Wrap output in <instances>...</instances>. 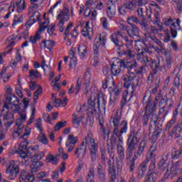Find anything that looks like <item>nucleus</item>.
I'll return each mask as SVG.
<instances>
[{"instance_id":"f257e3e1","label":"nucleus","mask_w":182,"mask_h":182,"mask_svg":"<svg viewBox=\"0 0 182 182\" xmlns=\"http://www.w3.org/2000/svg\"><path fill=\"white\" fill-rule=\"evenodd\" d=\"M87 147L88 150L90 151V157H91V161L95 163V161H96V159H97V150H99V145L97 143H96L95 136L90 132L87 133V135L82 142L81 147L75 149L74 154L76 156L77 159H79V157L83 159V157H85Z\"/></svg>"},{"instance_id":"f03ea898","label":"nucleus","mask_w":182,"mask_h":182,"mask_svg":"<svg viewBox=\"0 0 182 182\" xmlns=\"http://www.w3.org/2000/svg\"><path fill=\"white\" fill-rule=\"evenodd\" d=\"M139 66L136 60H129L127 58L120 60V62H117L116 64L112 63L111 65L110 72L113 76H117L122 72V68L127 69V70H133Z\"/></svg>"},{"instance_id":"7ed1b4c3","label":"nucleus","mask_w":182,"mask_h":182,"mask_svg":"<svg viewBox=\"0 0 182 182\" xmlns=\"http://www.w3.org/2000/svg\"><path fill=\"white\" fill-rule=\"evenodd\" d=\"M28 141H24L20 144L19 145V156L21 159V162L24 164H26V162L29 161L30 159H32L31 156H32V153L31 151H33L36 153L38 151V149H39L38 146H30L28 149Z\"/></svg>"},{"instance_id":"20e7f679","label":"nucleus","mask_w":182,"mask_h":182,"mask_svg":"<svg viewBox=\"0 0 182 182\" xmlns=\"http://www.w3.org/2000/svg\"><path fill=\"white\" fill-rule=\"evenodd\" d=\"M159 100H160V97H156L155 100L153 101V98L149 95V92L145 93L142 103L145 105V113L146 114H153L156 112Z\"/></svg>"},{"instance_id":"39448f33","label":"nucleus","mask_w":182,"mask_h":182,"mask_svg":"<svg viewBox=\"0 0 182 182\" xmlns=\"http://www.w3.org/2000/svg\"><path fill=\"white\" fill-rule=\"evenodd\" d=\"M11 110L14 112H19L21 110V105H22V101H19V98L18 97L15 96V95H8L6 97V102L4 105V109L2 112L5 110V109H9V105H12Z\"/></svg>"},{"instance_id":"423d86ee","label":"nucleus","mask_w":182,"mask_h":182,"mask_svg":"<svg viewBox=\"0 0 182 182\" xmlns=\"http://www.w3.org/2000/svg\"><path fill=\"white\" fill-rule=\"evenodd\" d=\"M146 146H147V141L146 140H143L139 144L138 149L134 153V156L129 164V173L134 171V168H136V160L143 154Z\"/></svg>"},{"instance_id":"0eeeda50","label":"nucleus","mask_w":182,"mask_h":182,"mask_svg":"<svg viewBox=\"0 0 182 182\" xmlns=\"http://www.w3.org/2000/svg\"><path fill=\"white\" fill-rule=\"evenodd\" d=\"M106 41H107V38L105 35H100L99 39L97 40L95 38L94 45H93V50H94V55H95V60L99 58V49L100 47L103 48L106 45Z\"/></svg>"},{"instance_id":"6e6552de","label":"nucleus","mask_w":182,"mask_h":182,"mask_svg":"<svg viewBox=\"0 0 182 182\" xmlns=\"http://www.w3.org/2000/svg\"><path fill=\"white\" fill-rule=\"evenodd\" d=\"M120 37L123 38L124 41L125 42H129L130 39H129V37L123 35V31L122 30H119L117 31V34L113 33L110 36V39L113 43H114L115 46H118L119 48H122V46H124L123 41L120 40Z\"/></svg>"},{"instance_id":"1a4fd4ad","label":"nucleus","mask_w":182,"mask_h":182,"mask_svg":"<svg viewBox=\"0 0 182 182\" xmlns=\"http://www.w3.org/2000/svg\"><path fill=\"white\" fill-rule=\"evenodd\" d=\"M122 31H125L132 39H134V38H139L140 36L139 27L134 24H131L130 26H122Z\"/></svg>"},{"instance_id":"9d476101","label":"nucleus","mask_w":182,"mask_h":182,"mask_svg":"<svg viewBox=\"0 0 182 182\" xmlns=\"http://www.w3.org/2000/svg\"><path fill=\"white\" fill-rule=\"evenodd\" d=\"M6 173L7 174H10L9 178L14 180L19 173V166H18V164H15V161H11L6 168Z\"/></svg>"},{"instance_id":"9b49d317","label":"nucleus","mask_w":182,"mask_h":182,"mask_svg":"<svg viewBox=\"0 0 182 182\" xmlns=\"http://www.w3.org/2000/svg\"><path fill=\"white\" fill-rule=\"evenodd\" d=\"M116 3L113 0H109L107 4V16L109 19H113V17L116 16Z\"/></svg>"},{"instance_id":"f8f14e48","label":"nucleus","mask_w":182,"mask_h":182,"mask_svg":"<svg viewBox=\"0 0 182 182\" xmlns=\"http://www.w3.org/2000/svg\"><path fill=\"white\" fill-rule=\"evenodd\" d=\"M3 120L4 122V126L6 129H9L14 122H15V118H14V112H9V109H7L6 114L3 115Z\"/></svg>"},{"instance_id":"ddd939ff","label":"nucleus","mask_w":182,"mask_h":182,"mask_svg":"<svg viewBox=\"0 0 182 182\" xmlns=\"http://www.w3.org/2000/svg\"><path fill=\"white\" fill-rule=\"evenodd\" d=\"M141 136V133L140 132V130L136 132L134 130H132L129 135L127 142L137 146L139 144V141H140Z\"/></svg>"},{"instance_id":"4468645a","label":"nucleus","mask_w":182,"mask_h":182,"mask_svg":"<svg viewBox=\"0 0 182 182\" xmlns=\"http://www.w3.org/2000/svg\"><path fill=\"white\" fill-rule=\"evenodd\" d=\"M127 11L129 12H132L134 11V5L129 0L127 1L124 4H122L119 9L118 11L120 15L124 16L127 14Z\"/></svg>"},{"instance_id":"2eb2a0df","label":"nucleus","mask_w":182,"mask_h":182,"mask_svg":"<svg viewBox=\"0 0 182 182\" xmlns=\"http://www.w3.org/2000/svg\"><path fill=\"white\" fill-rule=\"evenodd\" d=\"M122 117L119 115V111H117L116 115L112 117L110 119L111 126H114L113 134H117L119 133V126H120V119Z\"/></svg>"},{"instance_id":"dca6fc26","label":"nucleus","mask_w":182,"mask_h":182,"mask_svg":"<svg viewBox=\"0 0 182 182\" xmlns=\"http://www.w3.org/2000/svg\"><path fill=\"white\" fill-rule=\"evenodd\" d=\"M149 158L144 160L136 170V174L139 180H141L143 177H144V174H146V171H147V164H149Z\"/></svg>"},{"instance_id":"f3484780","label":"nucleus","mask_w":182,"mask_h":182,"mask_svg":"<svg viewBox=\"0 0 182 182\" xmlns=\"http://www.w3.org/2000/svg\"><path fill=\"white\" fill-rule=\"evenodd\" d=\"M120 128L118 127V132L117 134H114V136H117L119 138V141H123V136L124 133H127V121L123 120L119 125Z\"/></svg>"},{"instance_id":"a211bd4d","label":"nucleus","mask_w":182,"mask_h":182,"mask_svg":"<svg viewBox=\"0 0 182 182\" xmlns=\"http://www.w3.org/2000/svg\"><path fill=\"white\" fill-rule=\"evenodd\" d=\"M181 29L180 26V18L176 19V22L173 23L170 27V32L173 39L177 38V32Z\"/></svg>"},{"instance_id":"6ab92c4d","label":"nucleus","mask_w":182,"mask_h":182,"mask_svg":"<svg viewBox=\"0 0 182 182\" xmlns=\"http://www.w3.org/2000/svg\"><path fill=\"white\" fill-rule=\"evenodd\" d=\"M89 21L85 23V26L81 31V33L85 38L88 37V39L90 41L92 40V38H93V28L89 27Z\"/></svg>"},{"instance_id":"aec40b11","label":"nucleus","mask_w":182,"mask_h":182,"mask_svg":"<svg viewBox=\"0 0 182 182\" xmlns=\"http://www.w3.org/2000/svg\"><path fill=\"white\" fill-rule=\"evenodd\" d=\"M35 181V176L29 175L26 170H22L19 176V182H33Z\"/></svg>"},{"instance_id":"412c9836","label":"nucleus","mask_w":182,"mask_h":182,"mask_svg":"<svg viewBox=\"0 0 182 182\" xmlns=\"http://www.w3.org/2000/svg\"><path fill=\"white\" fill-rule=\"evenodd\" d=\"M68 15H69V6H68V4H65L63 11H61L60 13L57 16V19L68 22L69 21V17H68Z\"/></svg>"},{"instance_id":"4be33fe9","label":"nucleus","mask_w":182,"mask_h":182,"mask_svg":"<svg viewBox=\"0 0 182 182\" xmlns=\"http://www.w3.org/2000/svg\"><path fill=\"white\" fill-rule=\"evenodd\" d=\"M135 46L138 50H145V52H148L149 53H152L151 51L149 50V47L146 45V42L144 41L137 40L135 41Z\"/></svg>"},{"instance_id":"5701e85b","label":"nucleus","mask_w":182,"mask_h":182,"mask_svg":"<svg viewBox=\"0 0 182 182\" xmlns=\"http://www.w3.org/2000/svg\"><path fill=\"white\" fill-rule=\"evenodd\" d=\"M107 147L109 156H114V147H116V141L109 139L107 140Z\"/></svg>"},{"instance_id":"b1692460","label":"nucleus","mask_w":182,"mask_h":182,"mask_svg":"<svg viewBox=\"0 0 182 182\" xmlns=\"http://www.w3.org/2000/svg\"><path fill=\"white\" fill-rule=\"evenodd\" d=\"M159 115H157L156 114H151L149 123V130L150 129H153V127L156 128L159 126H161V124H160V122H159Z\"/></svg>"},{"instance_id":"393cba45","label":"nucleus","mask_w":182,"mask_h":182,"mask_svg":"<svg viewBox=\"0 0 182 182\" xmlns=\"http://www.w3.org/2000/svg\"><path fill=\"white\" fill-rule=\"evenodd\" d=\"M181 129L178 127L177 125H174L171 132H169L168 136L171 137V139H178V137L181 136Z\"/></svg>"},{"instance_id":"a878e982","label":"nucleus","mask_w":182,"mask_h":182,"mask_svg":"<svg viewBox=\"0 0 182 182\" xmlns=\"http://www.w3.org/2000/svg\"><path fill=\"white\" fill-rule=\"evenodd\" d=\"M148 39H150V41H152L156 43V45L159 46L160 48H158V50L159 52H164V44L160 41L159 39L157 38V37L153 36H149Z\"/></svg>"},{"instance_id":"bb28decb","label":"nucleus","mask_w":182,"mask_h":182,"mask_svg":"<svg viewBox=\"0 0 182 182\" xmlns=\"http://www.w3.org/2000/svg\"><path fill=\"white\" fill-rule=\"evenodd\" d=\"M16 6L18 14H21L22 11H25V9L26 8V1H25V0H16Z\"/></svg>"},{"instance_id":"cd10ccee","label":"nucleus","mask_w":182,"mask_h":182,"mask_svg":"<svg viewBox=\"0 0 182 182\" xmlns=\"http://www.w3.org/2000/svg\"><path fill=\"white\" fill-rule=\"evenodd\" d=\"M127 160L130 159L131 157H133V151L136 150V146L133 144L127 142Z\"/></svg>"},{"instance_id":"c85d7f7f","label":"nucleus","mask_w":182,"mask_h":182,"mask_svg":"<svg viewBox=\"0 0 182 182\" xmlns=\"http://www.w3.org/2000/svg\"><path fill=\"white\" fill-rule=\"evenodd\" d=\"M91 77L92 74L90 73V68H87L84 74V85H86V86L90 85Z\"/></svg>"},{"instance_id":"c756f323","label":"nucleus","mask_w":182,"mask_h":182,"mask_svg":"<svg viewBox=\"0 0 182 182\" xmlns=\"http://www.w3.org/2000/svg\"><path fill=\"white\" fill-rule=\"evenodd\" d=\"M134 5V10L136 9V6H144L147 5V0H129Z\"/></svg>"},{"instance_id":"7c9ffc66","label":"nucleus","mask_w":182,"mask_h":182,"mask_svg":"<svg viewBox=\"0 0 182 182\" xmlns=\"http://www.w3.org/2000/svg\"><path fill=\"white\" fill-rule=\"evenodd\" d=\"M110 85H112V86H114V81L113 80V78H106L105 80H102V87L103 89H107V87H109V89H112V86Z\"/></svg>"},{"instance_id":"2f4dec72","label":"nucleus","mask_w":182,"mask_h":182,"mask_svg":"<svg viewBox=\"0 0 182 182\" xmlns=\"http://www.w3.org/2000/svg\"><path fill=\"white\" fill-rule=\"evenodd\" d=\"M97 109H99V110H100V105L102 106V107H103V109H106V97L105 96H101L99 97L97 99Z\"/></svg>"},{"instance_id":"473e14b6","label":"nucleus","mask_w":182,"mask_h":182,"mask_svg":"<svg viewBox=\"0 0 182 182\" xmlns=\"http://www.w3.org/2000/svg\"><path fill=\"white\" fill-rule=\"evenodd\" d=\"M41 45H43L44 48H46L47 49H48V50H51L52 48L55 46V45H56V43H55V41L51 40H48V41L44 40L41 43Z\"/></svg>"},{"instance_id":"72a5a7b5","label":"nucleus","mask_w":182,"mask_h":182,"mask_svg":"<svg viewBox=\"0 0 182 182\" xmlns=\"http://www.w3.org/2000/svg\"><path fill=\"white\" fill-rule=\"evenodd\" d=\"M9 45L7 46L6 49H11V51L14 50V47L15 46V43H16V37L11 36L8 38Z\"/></svg>"},{"instance_id":"f704fd0d","label":"nucleus","mask_w":182,"mask_h":182,"mask_svg":"<svg viewBox=\"0 0 182 182\" xmlns=\"http://www.w3.org/2000/svg\"><path fill=\"white\" fill-rule=\"evenodd\" d=\"M171 156L173 160H177V159H180V157H181L182 156V149L177 150V149L173 148L172 149Z\"/></svg>"},{"instance_id":"c9c22d12","label":"nucleus","mask_w":182,"mask_h":182,"mask_svg":"<svg viewBox=\"0 0 182 182\" xmlns=\"http://www.w3.org/2000/svg\"><path fill=\"white\" fill-rule=\"evenodd\" d=\"M23 22V16L21 14L15 15L13 19L12 26H15L19 23H22Z\"/></svg>"},{"instance_id":"e433bc0d","label":"nucleus","mask_w":182,"mask_h":182,"mask_svg":"<svg viewBox=\"0 0 182 182\" xmlns=\"http://www.w3.org/2000/svg\"><path fill=\"white\" fill-rule=\"evenodd\" d=\"M154 170H156V160L154 159L151 161V164L149 165V174H152V176H157V173L156 171H154Z\"/></svg>"},{"instance_id":"4c0bfd02","label":"nucleus","mask_w":182,"mask_h":182,"mask_svg":"<svg viewBox=\"0 0 182 182\" xmlns=\"http://www.w3.org/2000/svg\"><path fill=\"white\" fill-rule=\"evenodd\" d=\"M42 92H43L42 86L39 85L37 90L35 91L33 94L34 103L38 102V99H39V95H42Z\"/></svg>"},{"instance_id":"58836bf2","label":"nucleus","mask_w":182,"mask_h":182,"mask_svg":"<svg viewBox=\"0 0 182 182\" xmlns=\"http://www.w3.org/2000/svg\"><path fill=\"white\" fill-rule=\"evenodd\" d=\"M37 140H38L42 144H48L49 141H48V138L46 137V134L43 132H41V134L38 136Z\"/></svg>"},{"instance_id":"ea45409f","label":"nucleus","mask_w":182,"mask_h":182,"mask_svg":"<svg viewBox=\"0 0 182 182\" xmlns=\"http://www.w3.org/2000/svg\"><path fill=\"white\" fill-rule=\"evenodd\" d=\"M127 23H129V25L132 26L133 25V22L134 23L139 24L140 23V20H139V18H137L135 16H129L127 19Z\"/></svg>"},{"instance_id":"a19ab883","label":"nucleus","mask_w":182,"mask_h":182,"mask_svg":"<svg viewBox=\"0 0 182 182\" xmlns=\"http://www.w3.org/2000/svg\"><path fill=\"white\" fill-rule=\"evenodd\" d=\"M86 52H87V48H86V46L82 45L78 46V53L82 59L85 58V53H86Z\"/></svg>"},{"instance_id":"79ce46f5","label":"nucleus","mask_w":182,"mask_h":182,"mask_svg":"<svg viewBox=\"0 0 182 182\" xmlns=\"http://www.w3.org/2000/svg\"><path fill=\"white\" fill-rule=\"evenodd\" d=\"M120 92H122V90L119 86L114 87V89L112 91L110 96L117 100L119 99V95H120Z\"/></svg>"},{"instance_id":"37998d69","label":"nucleus","mask_w":182,"mask_h":182,"mask_svg":"<svg viewBox=\"0 0 182 182\" xmlns=\"http://www.w3.org/2000/svg\"><path fill=\"white\" fill-rule=\"evenodd\" d=\"M68 122L66 121L58 122L54 127L55 132H59L63 127H66Z\"/></svg>"},{"instance_id":"c03bdc74","label":"nucleus","mask_w":182,"mask_h":182,"mask_svg":"<svg viewBox=\"0 0 182 182\" xmlns=\"http://www.w3.org/2000/svg\"><path fill=\"white\" fill-rule=\"evenodd\" d=\"M29 73V77H34L35 79H38V77H41L42 75H41V73L36 70H30L28 71Z\"/></svg>"},{"instance_id":"a18cd8bd","label":"nucleus","mask_w":182,"mask_h":182,"mask_svg":"<svg viewBox=\"0 0 182 182\" xmlns=\"http://www.w3.org/2000/svg\"><path fill=\"white\" fill-rule=\"evenodd\" d=\"M46 160L48 163H50L52 161V164H58V161L59 160L58 159V156H53V155H47Z\"/></svg>"},{"instance_id":"49530a36","label":"nucleus","mask_w":182,"mask_h":182,"mask_svg":"<svg viewBox=\"0 0 182 182\" xmlns=\"http://www.w3.org/2000/svg\"><path fill=\"white\" fill-rule=\"evenodd\" d=\"M41 32L38 31V30L37 31V32L36 33L35 36H31L30 37V42H31V43H36V42H38V41H40L41 39Z\"/></svg>"},{"instance_id":"de8ad7c7","label":"nucleus","mask_w":182,"mask_h":182,"mask_svg":"<svg viewBox=\"0 0 182 182\" xmlns=\"http://www.w3.org/2000/svg\"><path fill=\"white\" fill-rule=\"evenodd\" d=\"M163 133V126L162 125H158V127L154 128V132H153V134L155 135L158 139L160 137V134Z\"/></svg>"},{"instance_id":"09e8293b","label":"nucleus","mask_w":182,"mask_h":182,"mask_svg":"<svg viewBox=\"0 0 182 182\" xmlns=\"http://www.w3.org/2000/svg\"><path fill=\"white\" fill-rule=\"evenodd\" d=\"M127 96H129V92L127 91H124L122 93V99L121 100V107L123 108L127 103Z\"/></svg>"},{"instance_id":"8fccbe9b","label":"nucleus","mask_w":182,"mask_h":182,"mask_svg":"<svg viewBox=\"0 0 182 182\" xmlns=\"http://www.w3.org/2000/svg\"><path fill=\"white\" fill-rule=\"evenodd\" d=\"M91 109L90 114L88 115V117L90 118V122L93 121V119H95V116H97L99 114V112H97V109H96L95 107H93Z\"/></svg>"},{"instance_id":"3c124183","label":"nucleus","mask_w":182,"mask_h":182,"mask_svg":"<svg viewBox=\"0 0 182 182\" xmlns=\"http://www.w3.org/2000/svg\"><path fill=\"white\" fill-rule=\"evenodd\" d=\"M168 156H170L168 152H165L163 154V156H161V159L159 160V162L158 163V164H165L166 165V162L167 161V160H168Z\"/></svg>"},{"instance_id":"603ef678","label":"nucleus","mask_w":182,"mask_h":182,"mask_svg":"<svg viewBox=\"0 0 182 182\" xmlns=\"http://www.w3.org/2000/svg\"><path fill=\"white\" fill-rule=\"evenodd\" d=\"M49 25V19H46L42 24H40L38 31L41 33L44 32V31L48 28V26Z\"/></svg>"},{"instance_id":"864d4df0","label":"nucleus","mask_w":182,"mask_h":182,"mask_svg":"<svg viewBox=\"0 0 182 182\" xmlns=\"http://www.w3.org/2000/svg\"><path fill=\"white\" fill-rule=\"evenodd\" d=\"M149 116H150V114H146V113H144V114L143 115L142 119H141V123H142V126L144 127H146V126H147V124H149V119L150 117Z\"/></svg>"},{"instance_id":"5fc2aeb1","label":"nucleus","mask_w":182,"mask_h":182,"mask_svg":"<svg viewBox=\"0 0 182 182\" xmlns=\"http://www.w3.org/2000/svg\"><path fill=\"white\" fill-rule=\"evenodd\" d=\"M117 152L120 159H124V148L123 146L117 144Z\"/></svg>"},{"instance_id":"6e6d98bb","label":"nucleus","mask_w":182,"mask_h":182,"mask_svg":"<svg viewBox=\"0 0 182 182\" xmlns=\"http://www.w3.org/2000/svg\"><path fill=\"white\" fill-rule=\"evenodd\" d=\"M101 22L102 23V27L104 28V29H105V31H109V21H107V18L106 17H103L101 18Z\"/></svg>"},{"instance_id":"4d7b16f0","label":"nucleus","mask_w":182,"mask_h":182,"mask_svg":"<svg viewBox=\"0 0 182 182\" xmlns=\"http://www.w3.org/2000/svg\"><path fill=\"white\" fill-rule=\"evenodd\" d=\"M72 122L73 124L75 126V127H78L80 124V121L78 120L77 114H73L72 117Z\"/></svg>"},{"instance_id":"13d9d810","label":"nucleus","mask_w":182,"mask_h":182,"mask_svg":"<svg viewBox=\"0 0 182 182\" xmlns=\"http://www.w3.org/2000/svg\"><path fill=\"white\" fill-rule=\"evenodd\" d=\"M80 89H82V80L80 77H78L77 80V84L75 85V95H77L79 92H80Z\"/></svg>"},{"instance_id":"bf43d9fd","label":"nucleus","mask_w":182,"mask_h":182,"mask_svg":"<svg viewBox=\"0 0 182 182\" xmlns=\"http://www.w3.org/2000/svg\"><path fill=\"white\" fill-rule=\"evenodd\" d=\"M35 126L36 129L41 132V133L43 132V129H42V119L38 118L36 121Z\"/></svg>"},{"instance_id":"052dcab7","label":"nucleus","mask_w":182,"mask_h":182,"mask_svg":"<svg viewBox=\"0 0 182 182\" xmlns=\"http://www.w3.org/2000/svg\"><path fill=\"white\" fill-rule=\"evenodd\" d=\"M149 65L154 73H156V72L159 70L157 68V63L156 62V60H151V62L149 63Z\"/></svg>"},{"instance_id":"680f3d73","label":"nucleus","mask_w":182,"mask_h":182,"mask_svg":"<svg viewBox=\"0 0 182 182\" xmlns=\"http://www.w3.org/2000/svg\"><path fill=\"white\" fill-rule=\"evenodd\" d=\"M98 4H99V2L97 1H94V0H87L86 2V5H90L92 8H95V9H97Z\"/></svg>"},{"instance_id":"e2e57ef3","label":"nucleus","mask_w":182,"mask_h":182,"mask_svg":"<svg viewBox=\"0 0 182 182\" xmlns=\"http://www.w3.org/2000/svg\"><path fill=\"white\" fill-rule=\"evenodd\" d=\"M41 13H39V11H34L31 17L33 19H36V21H38L39 23H41Z\"/></svg>"},{"instance_id":"0e129e2a","label":"nucleus","mask_w":182,"mask_h":182,"mask_svg":"<svg viewBox=\"0 0 182 182\" xmlns=\"http://www.w3.org/2000/svg\"><path fill=\"white\" fill-rule=\"evenodd\" d=\"M146 72V68L144 66H141L136 69H135V73L137 74L139 76L143 75Z\"/></svg>"},{"instance_id":"69168bd1","label":"nucleus","mask_w":182,"mask_h":182,"mask_svg":"<svg viewBox=\"0 0 182 182\" xmlns=\"http://www.w3.org/2000/svg\"><path fill=\"white\" fill-rule=\"evenodd\" d=\"M136 12H137L138 16L140 18L141 21H142V22H144L146 21V18L144 17V15L143 14V8L137 9Z\"/></svg>"},{"instance_id":"338daca9","label":"nucleus","mask_w":182,"mask_h":182,"mask_svg":"<svg viewBox=\"0 0 182 182\" xmlns=\"http://www.w3.org/2000/svg\"><path fill=\"white\" fill-rule=\"evenodd\" d=\"M77 141V136H74L73 134L68 136V142L70 144H75Z\"/></svg>"},{"instance_id":"774afa93","label":"nucleus","mask_w":182,"mask_h":182,"mask_svg":"<svg viewBox=\"0 0 182 182\" xmlns=\"http://www.w3.org/2000/svg\"><path fill=\"white\" fill-rule=\"evenodd\" d=\"M124 55H125L127 58H134V54L133 53V50H132V49H127V50H124Z\"/></svg>"}]
</instances>
